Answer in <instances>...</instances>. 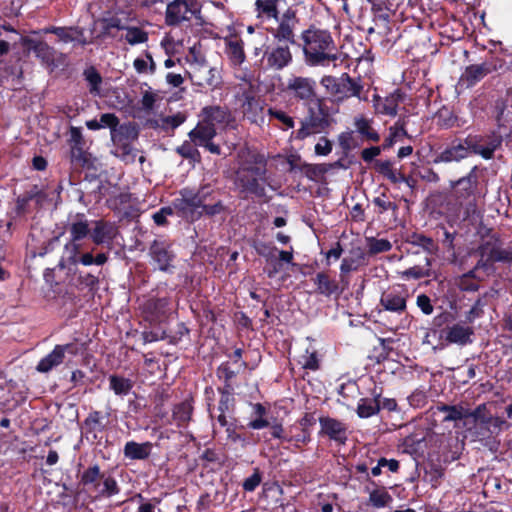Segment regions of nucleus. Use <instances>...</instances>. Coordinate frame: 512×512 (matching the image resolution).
I'll list each match as a JSON object with an SVG mask.
<instances>
[{
    "mask_svg": "<svg viewBox=\"0 0 512 512\" xmlns=\"http://www.w3.org/2000/svg\"><path fill=\"white\" fill-rule=\"evenodd\" d=\"M502 145V137L495 134H468L465 138H455L441 151L434 153L431 163H459L470 155H480L485 160L494 157L495 151Z\"/></svg>",
    "mask_w": 512,
    "mask_h": 512,
    "instance_id": "nucleus-1",
    "label": "nucleus"
},
{
    "mask_svg": "<svg viewBox=\"0 0 512 512\" xmlns=\"http://www.w3.org/2000/svg\"><path fill=\"white\" fill-rule=\"evenodd\" d=\"M82 465L79 464V468ZM78 483L73 491L64 485L66 491H70L75 497L85 496L89 502H97L103 499H110L118 495L121 487L116 478L101 468L98 463L78 469Z\"/></svg>",
    "mask_w": 512,
    "mask_h": 512,
    "instance_id": "nucleus-2",
    "label": "nucleus"
},
{
    "mask_svg": "<svg viewBox=\"0 0 512 512\" xmlns=\"http://www.w3.org/2000/svg\"><path fill=\"white\" fill-rule=\"evenodd\" d=\"M267 180V160L261 153H254L236 171L234 184L242 199L251 196L263 198L266 196L265 183Z\"/></svg>",
    "mask_w": 512,
    "mask_h": 512,
    "instance_id": "nucleus-3",
    "label": "nucleus"
},
{
    "mask_svg": "<svg viewBox=\"0 0 512 512\" xmlns=\"http://www.w3.org/2000/svg\"><path fill=\"white\" fill-rule=\"evenodd\" d=\"M305 62L310 66H325L337 59L336 45L327 30L309 27L301 33Z\"/></svg>",
    "mask_w": 512,
    "mask_h": 512,
    "instance_id": "nucleus-4",
    "label": "nucleus"
},
{
    "mask_svg": "<svg viewBox=\"0 0 512 512\" xmlns=\"http://www.w3.org/2000/svg\"><path fill=\"white\" fill-rule=\"evenodd\" d=\"M491 231V229L488 230V239L482 240L476 250L479 255L476 268H483V272L487 275L496 271V263L512 264V250L503 248L500 235L497 233L490 234Z\"/></svg>",
    "mask_w": 512,
    "mask_h": 512,
    "instance_id": "nucleus-5",
    "label": "nucleus"
},
{
    "mask_svg": "<svg viewBox=\"0 0 512 512\" xmlns=\"http://www.w3.org/2000/svg\"><path fill=\"white\" fill-rule=\"evenodd\" d=\"M334 122L330 107L323 97L307 105V115L301 120V127L293 132L295 139L304 140L312 134L326 131Z\"/></svg>",
    "mask_w": 512,
    "mask_h": 512,
    "instance_id": "nucleus-6",
    "label": "nucleus"
},
{
    "mask_svg": "<svg viewBox=\"0 0 512 512\" xmlns=\"http://www.w3.org/2000/svg\"><path fill=\"white\" fill-rule=\"evenodd\" d=\"M320 84L335 102H343L352 97H360L363 91L360 78L354 79L348 73H342L339 77L324 75L320 80Z\"/></svg>",
    "mask_w": 512,
    "mask_h": 512,
    "instance_id": "nucleus-7",
    "label": "nucleus"
},
{
    "mask_svg": "<svg viewBox=\"0 0 512 512\" xmlns=\"http://www.w3.org/2000/svg\"><path fill=\"white\" fill-rule=\"evenodd\" d=\"M197 206L201 216L213 218L219 215H227L229 208L220 198V190L211 184H203L194 190Z\"/></svg>",
    "mask_w": 512,
    "mask_h": 512,
    "instance_id": "nucleus-8",
    "label": "nucleus"
},
{
    "mask_svg": "<svg viewBox=\"0 0 512 512\" xmlns=\"http://www.w3.org/2000/svg\"><path fill=\"white\" fill-rule=\"evenodd\" d=\"M290 44L284 41H275L265 46L262 62L267 70L280 71L288 67L293 61Z\"/></svg>",
    "mask_w": 512,
    "mask_h": 512,
    "instance_id": "nucleus-9",
    "label": "nucleus"
},
{
    "mask_svg": "<svg viewBox=\"0 0 512 512\" xmlns=\"http://www.w3.org/2000/svg\"><path fill=\"white\" fill-rule=\"evenodd\" d=\"M149 255L156 269L165 273H173L176 254L172 243L167 239H155L149 246Z\"/></svg>",
    "mask_w": 512,
    "mask_h": 512,
    "instance_id": "nucleus-10",
    "label": "nucleus"
},
{
    "mask_svg": "<svg viewBox=\"0 0 512 512\" xmlns=\"http://www.w3.org/2000/svg\"><path fill=\"white\" fill-rule=\"evenodd\" d=\"M199 13L196 0H171L165 10V24L168 27H177L184 22H190L192 17Z\"/></svg>",
    "mask_w": 512,
    "mask_h": 512,
    "instance_id": "nucleus-11",
    "label": "nucleus"
},
{
    "mask_svg": "<svg viewBox=\"0 0 512 512\" xmlns=\"http://www.w3.org/2000/svg\"><path fill=\"white\" fill-rule=\"evenodd\" d=\"M236 98L241 102V110L245 119L257 125L264 122V101L256 96L252 85L239 92Z\"/></svg>",
    "mask_w": 512,
    "mask_h": 512,
    "instance_id": "nucleus-12",
    "label": "nucleus"
},
{
    "mask_svg": "<svg viewBox=\"0 0 512 512\" xmlns=\"http://www.w3.org/2000/svg\"><path fill=\"white\" fill-rule=\"evenodd\" d=\"M485 405L478 406L473 412L472 417L475 421L476 434L481 439H490L501 433L504 427H508L506 421L498 416L486 415L482 413Z\"/></svg>",
    "mask_w": 512,
    "mask_h": 512,
    "instance_id": "nucleus-13",
    "label": "nucleus"
},
{
    "mask_svg": "<svg viewBox=\"0 0 512 512\" xmlns=\"http://www.w3.org/2000/svg\"><path fill=\"white\" fill-rule=\"evenodd\" d=\"M371 5L372 20L374 25L367 29V33L377 31L379 35H388L391 32V16L394 13L392 3L389 0H367Z\"/></svg>",
    "mask_w": 512,
    "mask_h": 512,
    "instance_id": "nucleus-14",
    "label": "nucleus"
},
{
    "mask_svg": "<svg viewBox=\"0 0 512 512\" xmlns=\"http://www.w3.org/2000/svg\"><path fill=\"white\" fill-rule=\"evenodd\" d=\"M409 292L405 285L397 284L383 291L379 305L383 311L402 315L407 313V300Z\"/></svg>",
    "mask_w": 512,
    "mask_h": 512,
    "instance_id": "nucleus-15",
    "label": "nucleus"
},
{
    "mask_svg": "<svg viewBox=\"0 0 512 512\" xmlns=\"http://www.w3.org/2000/svg\"><path fill=\"white\" fill-rule=\"evenodd\" d=\"M284 92L307 105L320 98L316 93V81L310 77L292 76L288 79Z\"/></svg>",
    "mask_w": 512,
    "mask_h": 512,
    "instance_id": "nucleus-16",
    "label": "nucleus"
},
{
    "mask_svg": "<svg viewBox=\"0 0 512 512\" xmlns=\"http://www.w3.org/2000/svg\"><path fill=\"white\" fill-rule=\"evenodd\" d=\"M217 135L216 127L204 117L188 133V137L195 146L203 147L211 154L220 155L221 148L213 142Z\"/></svg>",
    "mask_w": 512,
    "mask_h": 512,
    "instance_id": "nucleus-17",
    "label": "nucleus"
},
{
    "mask_svg": "<svg viewBox=\"0 0 512 512\" xmlns=\"http://www.w3.org/2000/svg\"><path fill=\"white\" fill-rule=\"evenodd\" d=\"M477 170L478 167L474 166L466 176L450 183L453 189V196L460 205L464 203L473 204L475 201L478 189Z\"/></svg>",
    "mask_w": 512,
    "mask_h": 512,
    "instance_id": "nucleus-18",
    "label": "nucleus"
},
{
    "mask_svg": "<svg viewBox=\"0 0 512 512\" xmlns=\"http://www.w3.org/2000/svg\"><path fill=\"white\" fill-rule=\"evenodd\" d=\"M215 70L204 59L199 60L194 57L189 61V69L186 70V75L191 83L201 88L216 87Z\"/></svg>",
    "mask_w": 512,
    "mask_h": 512,
    "instance_id": "nucleus-19",
    "label": "nucleus"
},
{
    "mask_svg": "<svg viewBox=\"0 0 512 512\" xmlns=\"http://www.w3.org/2000/svg\"><path fill=\"white\" fill-rule=\"evenodd\" d=\"M180 197L172 201L173 212H177L178 216L183 219L196 221L202 216L197 206L194 189L185 187L179 191Z\"/></svg>",
    "mask_w": 512,
    "mask_h": 512,
    "instance_id": "nucleus-20",
    "label": "nucleus"
},
{
    "mask_svg": "<svg viewBox=\"0 0 512 512\" xmlns=\"http://www.w3.org/2000/svg\"><path fill=\"white\" fill-rule=\"evenodd\" d=\"M66 353L77 355L79 353L78 345L73 342L55 345L53 350L38 362L36 370L40 373L50 372L64 362Z\"/></svg>",
    "mask_w": 512,
    "mask_h": 512,
    "instance_id": "nucleus-21",
    "label": "nucleus"
},
{
    "mask_svg": "<svg viewBox=\"0 0 512 512\" xmlns=\"http://www.w3.org/2000/svg\"><path fill=\"white\" fill-rule=\"evenodd\" d=\"M22 43L27 46L29 50L33 51L38 59L51 68H57L60 64L65 62L66 56L63 53H59L58 59H56V50L44 41L24 37L22 38Z\"/></svg>",
    "mask_w": 512,
    "mask_h": 512,
    "instance_id": "nucleus-22",
    "label": "nucleus"
},
{
    "mask_svg": "<svg viewBox=\"0 0 512 512\" xmlns=\"http://www.w3.org/2000/svg\"><path fill=\"white\" fill-rule=\"evenodd\" d=\"M275 20L278 22V26L276 29L271 31L273 39L275 41H284L295 44L294 29L298 23L296 11L289 7L284 13L278 16V19Z\"/></svg>",
    "mask_w": 512,
    "mask_h": 512,
    "instance_id": "nucleus-23",
    "label": "nucleus"
},
{
    "mask_svg": "<svg viewBox=\"0 0 512 512\" xmlns=\"http://www.w3.org/2000/svg\"><path fill=\"white\" fill-rule=\"evenodd\" d=\"M320 424L319 436H326L339 445H345L348 440V426L343 421L330 417L318 418Z\"/></svg>",
    "mask_w": 512,
    "mask_h": 512,
    "instance_id": "nucleus-24",
    "label": "nucleus"
},
{
    "mask_svg": "<svg viewBox=\"0 0 512 512\" xmlns=\"http://www.w3.org/2000/svg\"><path fill=\"white\" fill-rule=\"evenodd\" d=\"M46 199V192L40 189L38 185H33L16 198L14 212L16 216H24L30 212L29 204L31 201L35 202L37 208H41Z\"/></svg>",
    "mask_w": 512,
    "mask_h": 512,
    "instance_id": "nucleus-25",
    "label": "nucleus"
},
{
    "mask_svg": "<svg viewBox=\"0 0 512 512\" xmlns=\"http://www.w3.org/2000/svg\"><path fill=\"white\" fill-rule=\"evenodd\" d=\"M315 293L327 298L333 297L337 300L343 292L336 279L332 278L326 272H318L313 278Z\"/></svg>",
    "mask_w": 512,
    "mask_h": 512,
    "instance_id": "nucleus-26",
    "label": "nucleus"
},
{
    "mask_svg": "<svg viewBox=\"0 0 512 512\" xmlns=\"http://www.w3.org/2000/svg\"><path fill=\"white\" fill-rule=\"evenodd\" d=\"M119 234L118 227L115 223L105 220L95 221V226L90 234L91 240L95 245L108 243L109 245L116 239Z\"/></svg>",
    "mask_w": 512,
    "mask_h": 512,
    "instance_id": "nucleus-27",
    "label": "nucleus"
},
{
    "mask_svg": "<svg viewBox=\"0 0 512 512\" xmlns=\"http://www.w3.org/2000/svg\"><path fill=\"white\" fill-rule=\"evenodd\" d=\"M494 70L495 67L488 62L471 64L465 68L459 82L467 88L473 87Z\"/></svg>",
    "mask_w": 512,
    "mask_h": 512,
    "instance_id": "nucleus-28",
    "label": "nucleus"
},
{
    "mask_svg": "<svg viewBox=\"0 0 512 512\" xmlns=\"http://www.w3.org/2000/svg\"><path fill=\"white\" fill-rule=\"evenodd\" d=\"M368 256L364 248L360 246L352 247L348 254L342 259L340 265L341 274H348L366 266L368 264Z\"/></svg>",
    "mask_w": 512,
    "mask_h": 512,
    "instance_id": "nucleus-29",
    "label": "nucleus"
},
{
    "mask_svg": "<svg viewBox=\"0 0 512 512\" xmlns=\"http://www.w3.org/2000/svg\"><path fill=\"white\" fill-rule=\"evenodd\" d=\"M474 328L464 323H456L445 330V340L448 343L465 346L473 342Z\"/></svg>",
    "mask_w": 512,
    "mask_h": 512,
    "instance_id": "nucleus-30",
    "label": "nucleus"
},
{
    "mask_svg": "<svg viewBox=\"0 0 512 512\" xmlns=\"http://www.w3.org/2000/svg\"><path fill=\"white\" fill-rule=\"evenodd\" d=\"M202 116L214 126L215 124H224L227 128H237L235 118L226 108H222L220 106H207L202 109Z\"/></svg>",
    "mask_w": 512,
    "mask_h": 512,
    "instance_id": "nucleus-31",
    "label": "nucleus"
},
{
    "mask_svg": "<svg viewBox=\"0 0 512 512\" xmlns=\"http://www.w3.org/2000/svg\"><path fill=\"white\" fill-rule=\"evenodd\" d=\"M109 417L110 412L103 414L101 411H91L82 423V430L84 434H93L94 438H96L97 433L105 431Z\"/></svg>",
    "mask_w": 512,
    "mask_h": 512,
    "instance_id": "nucleus-32",
    "label": "nucleus"
},
{
    "mask_svg": "<svg viewBox=\"0 0 512 512\" xmlns=\"http://www.w3.org/2000/svg\"><path fill=\"white\" fill-rule=\"evenodd\" d=\"M225 42V53L227 54L231 63L235 66H240L246 59L244 51V42L237 36L226 37Z\"/></svg>",
    "mask_w": 512,
    "mask_h": 512,
    "instance_id": "nucleus-33",
    "label": "nucleus"
},
{
    "mask_svg": "<svg viewBox=\"0 0 512 512\" xmlns=\"http://www.w3.org/2000/svg\"><path fill=\"white\" fill-rule=\"evenodd\" d=\"M153 444L149 441L138 443L136 441H128L123 448V454L129 460H146L150 457Z\"/></svg>",
    "mask_w": 512,
    "mask_h": 512,
    "instance_id": "nucleus-34",
    "label": "nucleus"
},
{
    "mask_svg": "<svg viewBox=\"0 0 512 512\" xmlns=\"http://www.w3.org/2000/svg\"><path fill=\"white\" fill-rule=\"evenodd\" d=\"M374 170L389 180L392 184L401 183L405 179V174L394 168L390 160H375L373 163Z\"/></svg>",
    "mask_w": 512,
    "mask_h": 512,
    "instance_id": "nucleus-35",
    "label": "nucleus"
},
{
    "mask_svg": "<svg viewBox=\"0 0 512 512\" xmlns=\"http://www.w3.org/2000/svg\"><path fill=\"white\" fill-rule=\"evenodd\" d=\"M193 410L192 401L188 399L174 405L172 409V418L177 427L185 428L188 426L192 418Z\"/></svg>",
    "mask_w": 512,
    "mask_h": 512,
    "instance_id": "nucleus-36",
    "label": "nucleus"
},
{
    "mask_svg": "<svg viewBox=\"0 0 512 512\" xmlns=\"http://www.w3.org/2000/svg\"><path fill=\"white\" fill-rule=\"evenodd\" d=\"M45 34H54L61 41L68 43L75 40H79V37H83V29L78 26L71 27H57L49 26L42 30Z\"/></svg>",
    "mask_w": 512,
    "mask_h": 512,
    "instance_id": "nucleus-37",
    "label": "nucleus"
},
{
    "mask_svg": "<svg viewBox=\"0 0 512 512\" xmlns=\"http://www.w3.org/2000/svg\"><path fill=\"white\" fill-rule=\"evenodd\" d=\"M220 394L217 410L218 415H227L228 418L233 417L235 412L236 399L234 397L235 389L217 388Z\"/></svg>",
    "mask_w": 512,
    "mask_h": 512,
    "instance_id": "nucleus-38",
    "label": "nucleus"
},
{
    "mask_svg": "<svg viewBox=\"0 0 512 512\" xmlns=\"http://www.w3.org/2000/svg\"><path fill=\"white\" fill-rule=\"evenodd\" d=\"M75 275V287L80 291L87 290V293L93 297L99 289V277L83 271L75 272Z\"/></svg>",
    "mask_w": 512,
    "mask_h": 512,
    "instance_id": "nucleus-39",
    "label": "nucleus"
},
{
    "mask_svg": "<svg viewBox=\"0 0 512 512\" xmlns=\"http://www.w3.org/2000/svg\"><path fill=\"white\" fill-rule=\"evenodd\" d=\"M400 137L410 138L406 130V121L404 119H398V121L389 128V135L382 143L383 150L386 151L392 148Z\"/></svg>",
    "mask_w": 512,
    "mask_h": 512,
    "instance_id": "nucleus-40",
    "label": "nucleus"
},
{
    "mask_svg": "<svg viewBox=\"0 0 512 512\" xmlns=\"http://www.w3.org/2000/svg\"><path fill=\"white\" fill-rule=\"evenodd\" d=\"M81 246L78 242L71 241L64 245L63 256L58 264L60 269H64L67 266L77 265L80 257Z\"/></svg>",
    "mask_w": 512,
    "mask_h": 512,
    "instance_id": "nucleus-41",
    "label": "nucleus"
},
{
    "mask_svg": "<svg viewBox=\"0 0 512 512\" xmlns=\"http://www.w3.org/2000/svg\"><path fill=\"white\" fill-rule=\"evenodd\" d=\"M78 220L69 226L70 240L79 242L91 234L89 223L84 219V214H77Z\"/></svg>",
    "mask_w": 512,
    "mask_h": 512,
    "instance_id": "nucleus-42",
    "label": "nucleus"
},
{
    "mask_svg": "<svg viewBox=\"0 0 512 512\" xmlns=\"http://www.w3.org/2000/svg\"><path fill=\"white\" fill-rule=\"evenodd\" d=\"M237 374L238 372L232 369L231 362H222L216 369V377L222 382V386L218 388L235 389L233 380Z\"/></svg>",
    "mask_w": 512,
    "mask_h": 512,
    "instance_id": "nucleus-43",
    "label": "nucleus"
},
{
    "mask_svg": "<svg viewBox=\"0 0 512 512\" xmlns=\"http://www.w3.org/2000/svg\"><path fill=\"white\" fill-rule=\"evenodd\" d=\"M71 163L82 169L93 168L92 155L84 149V146H71Z\"/></svg>",
    "mask_w": 512,
    "mask_h": 512,
    "instance_id": "nucleus-44",
    "label": "nucleus"
},
{
    "mask_svg": "<svg viewBox=\"0 0 512 512\" xmlns=\"http://www.w3.org/2000/svg\"><path fill=\"white\" fill-rule=\"evenodd\" d=\"M216 420L221 427L225 428L228 440H230L231 442H234V443L239 442V441H241V442L245 441V438L236 431L237 430V425H236L237 419L235 417L228 418L227 415H218L216 417Z\"/></svg>",
    "mask_w": 512,
    "mask_h": 512,
    "instance_id": "nucleus-45",
    "label": "nucleus"
},
{
    "mask_svg": "<svg viewBox=\"0 0 512 512\" xmlns=\"http://www.w3.org/2000/svg\"><path fill=\"white\" fill-rule=\"evenodd\" d=\"M85 81L88 83L89 93L92 96H101V84L103 78L94 66H89L83 71Z\"/></svg>",
    "mask_w": 512,
    "mask_h": 512,
    "instance_id": "nucleus-46",
    "label": "nucleus"
},
{
    "mask_svg": "<svg viewBox=\"0 0 512 512\" xmlns=\"http://www.w3.org/2000/svg\"><path fill=\"white\" fill-rule=\"evenodd\" d=\"M354 126L356 131L367 141L378 142L380 140L379 133L372 127L371 120L361 116L355 118Z\"/></svg>",
    "mask_w": 512,
    "mask_h": 512,
    "instance_id": "nucleus-47",
    "label": "nucleus"
},
{
    "mask_svg": "<svg viewBox=\"0 0 512 512\" xmlns=\"http://www.w3.org/2000/svg\"><path fill=\"white\" fill-rule=\"evenodd\" d=\"M402 100V95L398 91L385 97L384 100L377 104L379 113L394 117L397 115L398 106Z\"/></svg>",
    "mask_w": 512,
    "mask_h": 512,
    "instance_id": "nucleus-48",
    "label": "nucleus"
},
{
    "mask_svg": "<svg viewBox=\"0 0 512 512\" xmlns=\"http://www.w3.org/2000/svg\"><path fill=\"white\" fill-rule=\"evenodd\" d=\"M109 388L118 396H125L133 388V382L123 376L112 374L108 378Z\"/></svg>",
    "mask_w": 512,
    "mask_h": 512,
    "instance_id": "nucleus-49",
    "label": "nucleus"
},
{
    "mask_svg": "<svg viewBox=\"0 0 512 512\" xmlns=\"http://www.w3.org/2000/svg\"><path fill=\"white\" fill-rule=\"evenodd\" d=\"M380 411V400L378 398H361L357 405V415L360 418H369Z\"/></svg>",
    "mask_w": 512,
    "mask_h": 512,
    "instance_id": "nucleus-50",
    "label": "nucleus"
},
{
    "mask_svg": "<svg viewBox=\"0 0 512 512\" xmlns=\"http://www.w3.org/2000/svg\"><path fill=\"white\" fill-rule=\"evenodd\" d=\"M186 120V115L178 112L171 116H165L161 119V125L158 124L157 120L151 121V126L156 128L159 127L164 132L174 131Z\"/></svg>",
    "mask_w": 512,
    "mask_h": 512,
    "instance_id": "nucleus-51",
    "label": "nucleus"
},
{
    "mask_svg": "<svg viewBox=\"0 0 512 512\" xmlns=\"http://www.w3.org/2000/svg\"><path fill=\"white\" fill-rule=\"evenodd\" d=\"M406 243L421 248L423 251L433 253L436 249L435 243L431 237L424 234L413 232L407 236Z\"/></svg>",
    "mask_w": 512,
    "mask_h": 512,
    "instance_id": "nucleus-52",
    "label": "nucleus"
},
{
    "mask_svg": "<svg viewBox=\"0 0 512 512\" xmlns=\"http://www.w3.org/2000/svg\"><path fill=\"white\" fill-rule=\"evenodd\" d=\"M299 170L303 172L305 176L312 181H318L327 173L325 163L310 164L303 162L299 167Z\"/></svg>",
    "mask_w": 512,
    "mask_h": 512,
    "instance_id": "nucleus-53",
    "label": "nucleus"
},
{
    "mask_svg": "<svg viewBox=\"0 0 512 512\" xmlns=\"http://www.w3.org/2000/svg\"><path fill=\"white\" fill-rule=\"evenodd\" d=\"M198 146H195L191 140L184 141L180 146L176 148V153L180 155L182 158L187 159L192 162H200L201 154L197 149Z\"/></svg>",
    "mask_w": 512,
    "mask_h": 512,
    "instance_id": "nucleus-54",
    "label": "nucleus"
},
{
    "mask_svg": "<svg viewBox=\"0 0 512 512\" xmlns=\"http://www.w3.org/2000/svg\"><path fill=\"white\" fill-rule=\"evenodd\" d=\"M253 412L257 416L256 419L251 420L247 427L253 430H260L269 426V421L265 418L267 410L261 403L253 404Z\"/></svg>",
    "mask_w": 512,
    "mask_h": 512,
    "instance_id": "nucleus-55",
    "label": "nucleus"
},
{
    "mask_svg": "<svg viewBox=\"0 0 512 512\" xmlns=\"http://www.w3.org/2000/svg\"><path fill=\"white\" fill-rule=\"evenodd\" d=\"M393 501L392 496L387 490L382 488L374 489L369 494V502L375 508H383L388 506Z\"/></svg>",
    "mask_w": 512,
    "mask_h": 512,
    "instance_id": "nucleus-56",
    "label": "nucleus"
},
{
    "mask_svg": "<svg viewBox=\"0 0 512 512\" xmlns=\"http://www.w3.org/2000/svg\"><path fill=\"white\" fill-rule=\"evenodd\" d=\"M437 125L442 129H449L455 126L457 116L448 108L442 107L435 115Z\"/></svg>",
    "mask_w": 512,
    "mask_h": 512,
    "instance_id": "nucleus-57",
    "label": "nucleus"
},
{
    "mask_svg": "<svg viewBox=\"0 0 512 512\" xmlns=\"http://www.w3.org/2000/svg\"><path fill=\"white\" fill-rule=\"evenodd\" d=\"M127 31L125 40L130 45H137L148 41V33L140 27L136 26H125Z\"/></svg>",
    "mask_w": 512,
    "mask_h": 512,
    "instance_id": "nucleus-58",
    "label": "nucleus"
},
{
    "mask_svg": "<svg viewBox=\"0 0 512 512\" xmlns=\"http://www.w3.org/2000/svg\"><path fill=\"white\" fill-rule=\"evenodd\" d=\"M368 242V255H376L379 253L388 252L392 249V244L387 239H377L374 237L367 238Z\"/></svg>",
    "mask_w": 512,
    "mask_h": 512,
    "instance_id": "nucleus-59",
    "label": "nucleus"
},
{
    "mask_svg": "<svg viewBox=\"0 0 512 512\" xmlns=\"http://www.w3.org/2000/svg\"><path fill=\"white\" fill-rule=\"evenodd\" d=\"M484 296H479L472 307L465 313V323L472 324L476 319H479L484 314Z\"/></svg>",
    "mask_w": 512,
    "mask_h": 512,
    "instance_id": "nucleus-60",
    "label": "nucleus"
},
{
    "mask_svg": "<svg viewBox=\"0 0 512 512\" xmlns=\"http://www.w3.org/2000/svg\"><path fill=\"white\" fill-rule=\"evenodd\" d=\"M99 21L102 24V35L104 36L114 37V35L111 32L112 29H125V25H123L122 20L117 16L103 17Z\"/></svg>",
    "mask_w": 512,
    "mask_h": 512,
    "instance_id": "nucleus-61",
    "label": "nucleus"
},
{
    "mask_svg": "<svg viewBox=\"0 0 512 512\" xmlns=\"http://www.w3.org/2000/svg\"><path fill=\"white\" fill-rule=\"evenodd\" d=\"M438 411L447 413L444 421H458L465 417L463 408L456 405L441 404L437 407Z\"/></svg>",
    "mask_w": 512,
    "mask_h": 512,
    "instance_id": "nucleus-62",
    "label": "nucleus"
},
{
    "mask_svg": "<svg viewBox=\"0 0 512 512\" xmlns=\"http://www.w3.org/2000/svg\"><path fill=\"white\" fill-rule=\"evenodd\" d=\"M338 142L345 155L358 146L353 131H345L339 134Z\"/></svg>",
    "mask_w": 512,
    "mask_h": 512,
    "instance_id": "nucleus-63",
    "label": "nucleus"
},
{
    "mask_svg": "<svg viewBox=\"0 0 512 512\" xmlns=\"http://www.w3.org/2000/svg\"><path fill=\"white\" fill-rule=\"evenodd\" d=\"M167 305H168V300L166 298H157V299L148 301V303L146 305V309L155 318H158L160 315L164 314Z\"/></svg>",
    "mask_w": 512,
    "mask_h": 512,
    "instance_id": "nucleus-64",
    "label": "nucleus"
}]
</instances>
